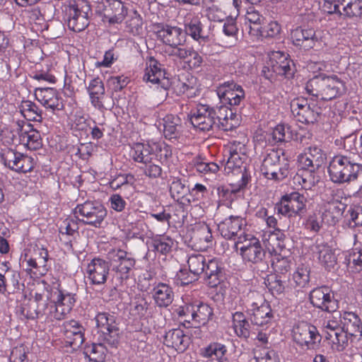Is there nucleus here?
Returning <instances> with one entry per match:
<instances>
[{
    "mask_svg": "<svg viewBox=\"0 0 362 362\" xmlns=\"http://www.w3.org/2000/svg\"><path fill=\"white\" fill-rule=\"evenodd\" d=\"M95 321L100 343L98 345L93 344L91 353H98V348H117L120 341V332L115 317L107 313H99L95 317Z\"/></svg>",
    "mask_w": 362,
    "mask_h": 362,
    "instance_id": "obj_1",
    "label": "nucleus"
},
{
    "mask_svg": "<svg viewBox=\"0 0 362 362\" xmlns=\"http://www.w3.org/2000/svg\"><path fill=\"white\" fill-rule=\"evenodd\" d=\"M305 90L317 99L331 100L344 92V85L337 76H315L306 83Z\"/></svg>",
    "mask_w": 362,
    "mask_h": 362,
    "instance_id": "obj_2",
    "label": "nucleus"
},
{
    "mask_svg": "<svg viewBox=\"0 0 362 362\" xmlns=\"http://www.w3.org/2000/svg\"><path fill=\"white\" fill-rule=\"evenodd\" d=\"M362 170V165L354 162L350 157L339 154L330 160L328 173L334 183H344L354 181Z\"/></svg>",
    "mask_w": 362,
    "mask_h": 362,
    "instance_id": "obj_3",
    "label": "nucleus"
},
{
    "mask_svg": "<svg viewBox=\"0 0 362 362\" xmlns=\"http://www.w3.org/2000/svg\"><path fill=\"white\" fill-rule=\"evenodd\" d=\"M107 257L115 275L112 279L114 286H121L124 280L129 277L132 269L134 267L136 260L131 253L123 250H111L107 253Z\"/></svg>",
    "mask_w": 362,
    "mask_h": 362,
    "instance_id": "obj_4",
    "label": "nucleus"
},
{
    "mask_svg": "<svg viewBox=\"0 0 362 362\" xmlns=\"http://www.w3.org/2000/svg\"><path fill=\"white\" fill-rule=\"evenodd\" d=\"M65 13L68 28L74 32L84 30L89 25L91 8L86 0H74L66 6Z\"/></svg>",
    "mask_w": 362,
    "mask_h": 362,
    "instance_id": "obj_5",
    "label": "nucleus"
},
{
    "mask_svg": "<svg viewBox=\"0 0 362 362\" xmlns=\"http://www.w3.org/2000/svg\"><path fill=\"white\" fill-rule=\"evenodd\" d=\"M261 171L268 179L281 181L287 177L290 173V165L284 152L272 151L264 159Z\"/></svg>",
    "mask_w": 362,
    "mask_h": 362,
    "instance_id": "obj_6",
    "label": "nucleus"
},
{
    "mask_svg": "<svg viewBox=\"0 0 362 362\" xmlns=\"http://www.w3.org/2000/svg\"><path fill=\"white\" fill-rule=\"evenodd\" d=\"M74 214L78 221L85 225L100 228L107 216L105 206L96 201H86L78 204L74 209Z\"/></svg>",
    "mask_w": 362,
    "mask_h": 362,
    "instance_id": "obj_7",
    "label": "nucleus"
},
{
    "mask_svg": "<svg viewBox=\"0 0 362 362\" xmlns=\"http://www.w3.org/2000/svg\"><path fill=\"white\" fill-rule=\"evenodd\" d=\"M293 339L303 349L310 350L318 346L322 337L315 326L300 322L293 327Z\"/></svg>",
    "mask_w": 362,
    "mask_h": 362,
    "instance_id": "obj_8",
    "label": "nucleus"
},
{
    "mask_svg": "<svg viewBox=\"0 0 362 362\" xmlns=\"http://www.w3.org/2000/svg\"><path fill=\"white\" fill-rule=\"evenodd\" d=\"M240 244H243L240 247V251L244 261L253 264H258L263 261L265 251L257 238L243 232L240 234L238 240L235 243L236 247Z\"/></svg>",
    "mask_w": 362,
    "mask_h": 362,
    "instance_id": "obj_9",
    "label": "nucleus"
},
{
    "mask_svg": "<svg viewBox=\"0 0 362 362\" xmlns=\"http://www.w3.org/2000/svg\"><path fill=\"white\" fill-rule=\"evenodd\" d=\"M305 198L298 192L286 194L282 197L275 209L285 216H301L305 212Z\"/></svg>",
    "mask_w": 362,
    "mask_h": 362,
    "instance_id": "obj_10",
    "label": "nucleus"
},
{
    "mask_svg": "<svg viewBox=\"0 0 362 362\" xmlns=\"http://www.w3.org/2000/svg\"><path fill=\"white\" fill-rule=\"evenodd\" d=\"M98 8L103 21L110 24L121 23L128 13L127 5L121 0H102Z\"/></svg>",
    "mask_w": 362,
    "mask_h": 362,
    "instance_id": "obj_11",
    "label": "nucleus"
},
{
    "mask_svg": "<svg viewBox=\"0 0 362 362\" xmlns=\"http://www.w3.org/2000/svg\"><path fill=\"white\" fill-rule=\"evenodd\" d=\"M311 304L325 312H334L338 309V300L334 298L333 291L328 286H319L309 294Z\"/></svg>",
    "mask_w": 362,
    "mask_h": 362,
    "instance_id": "obj_12",
    "label": "nucleus"
},
{
    "mask_svg": "<svg viewBox=\"0 0 362 362\" xmlns=\"http://www.w3.org/2000/svg\"><path fill=\"white\" fill-rule=\"evenodd\" d=\"M2 159L6 167L19 173L30 172L35 167L33 158L12 149L6 151L2 154Z\"/></svg>",
    "mask_w": 362,
    "mask_h": 362,
    "instance_id": "obj_13",
    "label": "nucleus"
},
{
    "mask_svg": "<svg viewBox=\"0 0 362 362\" xmlns=\"http://www.w3.org/2000/svg\"><path fill=\"white\" fill-rule=\"evenodd\" d=\"M143 79L152 84H157L158 87L160 86L165 90H168L171 86L170 79L165 76V71L163 65L153 57H150L146 62Z\"/></svg>",
    "mask_w": 362,
    "mask_h": 362,
    "instance_id": "obj_14",
    "label": "nucleus"
},
{
    "mask_svg": "<svg viewBox=\"0 0 362 362\" xmlns=\"http://www.w3.org/2000/svg\"><path fill=\"white\" fill-rule=\"evenodd\" d=\"M190 121L199 133L210 130L215 123L213 108L207 105L199 104L191 112Z\"/></svg>",
    "mask_w": 362,
    "mask_h": 362,
    "instance_id": "obj_15",
    "label": "nucleus"
},
{
    "mask_svg": "<svg viewBox=\"0 0 362 362\" xmlns=\"http://www.w3.org/2000/svg\"><path fill=\"white\" fill-rule=\"evenodd\" d=\"M288 56L283 52H276L272 54L267 62L268 71H272L276 75L284 76L286 78H291L296 71L294 63L288 59Z\"/></svg>",
    "mask_w": 362,
    "mask_h": 362,
    "instance_id": "obj_16",
    "label": "nucleus"
},
{
    "mask_svg": "<svg viewBox=\"0 0 362 362\" xmlns=\"http://www.w3.org/2000/svg\"><path fill=\"white\" fill-rule=\"evenodd\" d=\"M326 153L316 146L308 148V151L298 157V161L303 169L310 173L318 170L325 162Z\"/></svg>",
    "mask_w": 362,
    "mask_h": 362,
    "instance_id": "obj_17",
    "label": "nucleus"
},
{
    "mask_svg": "<svg viewBox=\"0 0 362 362\" xmlns=\"http://www.w3.org/2000/svg\"><path fill=\"white\" fill-rule=\"evenodd\" d=\"M109 271V262L100 258H94L87 266V278L91 284L103 285L107 281Z\"/></svg>",
    "mask_w": 362,
    "mask_h": 362,
    "instance_id": "obj_18",
    "label": "nucleus"
},
{
    "mask_svg": "<svg viewBox=\"0 0 362 362\" xmlns=\"http://www.w3.org/2000/svg\"><path fill=\"white\" fill-rule=\"evenodd\" d=\"M218 95L222 103L230 106L238 105L245 98L243 88L233 81L225 82L219 88Z\"/></svg>",
    "mask_w": 362,
    "mask_h": 362,
    "instance_id": "obj_19",
    "label": "nucleus"
},
{
    "mask_svg": "<svg viewBox=\"0 0 362 362\" xmlns=\"http://www.w3.org/2000/svg\"><path fill=\"white\" fill-rule=\"evenodd\" d=\"M156 34L160 40L170 47L184 45L186 42V33L177 26L163 25Z\"/></svg>",
    "mask_w": 362,
    "mask_h": 362,
    "instance_id": "obj_20",
    "label": "nucleus"
},
{
    "mask_svg": "<svg viewBox=\"0 0 362 362\" xmlns=\"http://www.w3.org/2000/svg\"><path fill=\"white\" fill-rule=\"evenodd\" d=\"M245 226V218L238 216H230L218 223V230L224 238L230 240L239 237L238 233Z\"/></svg>",
    "mask_w": 362,
    "mask_h": 362,
    "instance_id": "obj_21",
    "label": "nucleus"
},
{
    "mask_svg": "<svg viewBox=\"0 0 362 362\" xmlns=\"http://www.w3.org/2000/svg\"><path fill=\"white\" fill-rule=\"evenodd\" d=\"M35 97L44 107L52 111L60 110L64 107L57 90L53 88H37Z\"/></svg>",
    "mask_w": 362,
    "mask_h": 362,
    "instance_id": "obj_22",
    "label": "nucleus"
},
{
    "mask_svg": "<svg viewBox=\"0 0 362 362\" xmlns=\"http://www.w3.org/2000/svg\"><path fill=\"white\" fill-rule=\"evenodd\" d=\"M291 38L294 45L303 47L305 49L314 47L317 42L314 29L301 26L292 30Z\"/></svg>",
    "mask_w": 362,
    "mask_h": 362,
    "instance_id": "obj_23",
    "label": "nucleus"
},
{
    "mask_svg": "<svg viewBox=\"0 0 362 362\" xmlns=\"http://www.w3.org/2000/svg\"><path fill=\"white\" fill-rule=\"evenodd\" d=\"M247 313L250 321L258 326L269 323L274 317L271 307L266 301L257 306L252 305Z\"/></svg>",
    "mask_w": 362,
    "mask_h": 362,
    "instance_id": "obj_24",
    "label": "nucleus"
},
{
    "mask_svg": "<svg viewBox=\"0 0 362 362\" xmlns=\"http://www.w3.org/2000/svg\"><path fill=\"white\" fill-rule=\"evenodd\" d=\"M164 344L174 348L178 352H183L190 344V337L181 329H173L164 336Z\"/></svg>",
    "mask_w": 362,
    "mask_h": 362,
    "instance_id": "obj_25",
    "label": "nucleus"
},
{
    "mask_svg": "<svg viewBox=\"0 0 362 362\" xmlns=\"http://www.w3.org/2000/svg\"><path fill=\"white\" fill-rule=\"evenodd\" d=\"M313 252L319 262L328 270L333 269L337 264V257L331 248L327 243L316 240L313 248Z\"/></svg>",
    "mask_w": 362,
    "mask_h": 362,
    "instance_id": "obj_26",
    "label": "nucleus"
},
{
    "mask_svg": "<svg viewBox=\"0 0 362 362\" xmlns=\"http://www.w3.org/2000/svg\"><path fill=\"white\" fill-rule=\"evenodd\" d=\"M185 33L190 35L194 40L199 42V44L205 43L208 41V37L202 35V25L197 15L194 13H187L185 19Z\"/></svg>",
    "mask_w": 362,
    "mask_h": 362,
    "instance_id": "obj_27",
    "label": "nucleus"
},
{
    "mask_svg": "<svg viewBox=\"0 0 362 362\" xmlns=\"http://www.w3.org/2000/svg\"><path fill=\"white\" fill-rule=\"evenodd\" d=\"M152 294L156 304L160 308H166L173 301L174 292L167 284H158L153 287Z\"/></svg>",
    "mask_w": 362,
    "mask_h": 362,
    "instance_id": "obj_28",
    "label": "nucleus"
},
{
    "mask_svg": "<svg viewBox=\"0 0 362 362\" xmlns=\"http://www.w3.org/2000/svg\"><path fill=\"white\" fill-rule=\"evenodd\" d=\"M203 274L211 287L217 286L223 278V269L216 259H210L206 262Z\"/></svg>",
    "mask_w": 362,
    "mask_h": 362,
    "instance_id": "obj_29",
    "label": "nucleus"
},
{
    "mask_svg": "<svg viewBox=\"0 0 362 362\" xmlns=\"http://www.w3.org/2000/svg\"><path fill=\"white\" fill-rule=\"evenodd\" d=\"M342 329L349 334L350 337L362 336V323L361 319L355 313L344 312L342 315Z\"/></svg>",
    "mask_w": 362,
    "mask_h": 362,
    "instance_id": "obj_30",
    "label": "nucleus"
},
{
    "mask_svg": "<svg viewBox=\"0 0 362 362\" xmlns=\"http://www.w3.org/2000/svg\"><path fill=\"white\" fill-rule=\"evenodd\" d=\"M193 247L197 250H206L212 243L210 228L204 226L193 231L191 237Z\"/></svg>",
    "mask_w": 362,
    "mask_h": 362,
    "instance_id": "obj_31",
    "label": "nucleus"
},
{
    "mask_svg": "<svg viewBox=\"0 0 362 362\" xmlns=\"http://www.w3.org/2000/svg\"><path fill=\"white\" fill-rule=\"evenodd\" d=\"M227 353L226 346L218 342H212L201 349L203 357L216 360L217 362H228Z\"/></svg>",
    "mask_w": 362,
    "mask_h": 362,
    "instance_id": "obj_32",
    "label": "nucleus"
},
{
    "mask_svg": "<svg viewBox=\"0 0 362 362\" xmlns=\"http://www.w3.org/2000/svg\"><path fill=\"white\" fill-rule=\"evenodd\" d=\"M350 337L349 334L342 328L335 332L332 331L331 333H326L325 335V338L329 340L332 347L338 351H342L347 347Z\"/></svg>",
    "mask_w": 362,
    "mask_h": 362,
    "instance_id": "obj_33",
    "label": "nucleus"
},
{
    "mask_svg": "<svg viewBox=\"0 0 362 362\" xmlns=\"http://www.w3.org/2000/svg\"><path fill=\"white\" fill-rule=\"evenodd\" d=\"M245 20L249 23L250 34L258 37L265 18L254 8H250L245 15Z\"/></svg>",
    "mask_w": 362,
    "mask_h": 362,
    "instance_id": "obj_34",
    "label": "nucleus"
},
{
    "mask_svg": "<svg viewBox=\"0 0 362 362\" xmlns=\"http://www.w3.org/2000/svg\"><path fill=\"white\" fill-rule=\"evenodd\" d=\"M88 91L92 104L98 107L102 106L101 99L105 94V87L103 81L99 78H93L88 85Z\"/></svg>",
    "mask_w": 362,
    "mask_h": 362,
    "instance_id": "obj_35",
    "label": "nucleus"
},
{
    "mask_svg": "<svg viewBox=\"0 0 362 362\" xmlns=\"http://www.w3.org/2000/svg\"><path fill=\"white\" fill-rule=\"evenodd\" d=\"M189 192L190 190L186 186L185 181L179 177H173L170 184V193L174 200L182 202Z\"/></svg>",
    "mask_w": 362,
    "mask_h": 362,
    "instance_id": "obj_36",
    "label": "nucleus"
},
{
    "mask_svg": "<svg viewBox=\"0 0 362 362\" xmlns=\"http://www.w3.org/2000/svg\"><path fill=\"white\" fill-rule=\"evenodd\" d=\"M78 224L73 218H66L64 220L59 228V239L64 241L66 244L71 242L70 237L78 233Z\"/></svg>",
    "mask_w": 362,
    "mask_h": 362,
    "instance_id": "obj_37",
    "label": "nucleus"
},
{
    "mask_svg": "<svg viewBox=\"0 0 362 362\" xmlns=\"http://www.w3.org/2000/svg\"><path fill=\"white\" fill-rule=\"evenodd\" d=\"M20 110L21 114L28 120L40 122L42 119V110L35 103L30 100L23 101Z\"/></svg>",
    "mask_w": 362,
    "mask_h": 362,
    "instance_id": "obj_38",
    "label": "nucleus"
},
{
    "mask_svg": "<svg viewBox=\"0 0 362 362\" xmlns=\"http://www.w3.org/2000/svg\"><path fill=\"white\" fill-rule=\"evenodd\" d=\"M233 112L226 105L217 107L216 109L213 108V117L214 121L217 119L220 124L222 126L224 131H227L232 128L231 124L228 126V121L230 119H233Z\"/></svg>",
    "mask_w": 362,
    "mask_h": 362,
    "instance_id": "obj_39",
    "label": "nucleus"
},
{
    "mask_svg": "<svg viewBox=\"0 0 362 362\" xmlns=\"http://www.w3.org/2000/svg\"><path fill=\"white\" fill-rule=\"evenodd\" d=\"M194 313V322L197 324L205 325L212 320L214 316L213 308L204 303H195Z\"/></svg>",
    "mask_w": 362,
    "mask_h": 362,
    "instance_id": "obj_40",
    "label": "nucleus"
},
{
    "mask_svg": "<svg viewBox=\"0 0 362 362\" xmlns=\"http://www.w3.org/2000/svg\"><path fill=\"white\" fill-rule=\"evenodd\" d=\"M125 30L134 36H140L144 33L143 21L137 11H134L125 23Z\"/></svg>",
    "mask_w": 362,
    "mask_h": 362,
    "instance_id": "obj_41",
    "label": "nucleus"
},
{
    "mask_svg": "<svg viewBox=\"0 0 362 362\" xmlns=\"http://www.w3.org/2000/svg\"><path fill=\"white\" fill-rule=\"evenodd\" d=\"M174 245L173 240L165 235L155 237L151 242V247L154 251L160 252L162 255L170 253Z\"/></svg>",
    "mask_w": 362,
    "mask_h": 362,
    "instance_id": "obj_42",
    "label": "nucleus"
},
{
    "mask_svg": "<svg viewBox=\"0 0 362 362\" xmlns=\"http://www.w3.org/2000/svg\"><path fill=\"white\" fill-rule=\"evenodd\" d=\"M206 259L201 254H193L188 257L187 264L189 272L199 277L204 272Z\"/></svg>",
    "mask_w": 362,
    "mask_h": 362,
    "instance_id": "obj_43",
    "label": "nucleus"
},
{
    "mask_svg": "<svg viewBox=\"0 0 362 362\" xmlns=\"http://www.w3.org/2000/svg\"><path fill=\"white\" fill-rule=\"evenodd\" d=\"M228 158L224 165V172L226 174L234 173L235 172L242 173L241 168L244 163L245 156L238 153H228Z\"/></svg>",
    "mask_w": 362,
    "mask_h": 362,
    "instance_id": "obj_44",
    "label": "nucleus"
},
{
    "mask_svg": "<svg viewBox=\"0 0 362 362\" xmlns=\"http://www.w3.org/2000/svg\"><path fill=\"white\" fill-rule=\"evenodd\" d=\"M265 284L273 294H281L285 290L286 281H283L281 277L276 274H271L265 279Z\"/></svg>",
    "mask_w": 362,
    "mask_h": 362,
    "instance_id": "obj_45",
    "label": "nucleus"
},
{
    "mask_svg": "<svg viewBox=\"0 0 362 362\" xmlns=\"http://www.w3.org/2000/svg\"><path fill=\"white\" fill-rule=\"evenodd\" d=\"M284 235L277 230V232H266L263 235V241L266 246H272L273 250L275 247L278 248H284L285 245L283 243L282 239Z\"/></svg>",
    "mask_w": 362,
    "mask_h": 362,
    "instance_id": "obj_46",
    "label": "nucleus"
},
{
    "mask_svg": "<svg viewBox=\"0 0 362 362\" xmlns=\"http://www.w3.org/2000/svg\"><path fill=\"white\" fill-rule=\"evenodd\" d=\"M310 268L305 266L298 267L293 274V280L299 288L306 287L310 282Z\"/></svg>",
    "mask_w": 362,
    "mask_h": 362,
    "instance_id": "obj_47",
    "label": "nucleus"
},
{
    "mask_svg": "<svg viewBox=\"0 0 362 362\" xmlns=\"http://www.w3.org/2000/svg\"><path fill=\"white\" fill-rule=\"evenodd\" d=\"M319 112L313 110L310 105L304 106L300 111L298 110L297 115L295 116L297 121L302 123H314L317 121Z\"/></svg>",
    "mask_w": 362,
    "mask_h": 362,
    "instance_id": "obj_48",
    "label": "nucleus"
},
{
    "mask_svg": "<svg viewBox=\"0 0 362 362\" xmlns=\"http://www.w3.org/2000/svg\"><path fill=\"white\" fill-rule=\"evenodd\" d=\"M331 313H332L331 317L323 323L325 334L342 328V315L337 310Z\"/></svg>",
    "mask_w": 362,
    "mask_h": 362,
    "instance_id": "obj_49",
    "label": "nucleus"
},
{
    "mask_svg": "<svg viewBox=\"0 0 362 362\" xmlns=\"http://www.w3.org/2000/svg\"><path fill=\"white\" fill-rule=\"evenodd\" d=\"M348 267L355 272L362 271V249L354 248L349 253L347 259Z\"/></svg>",
    "mask_w": 362,
    "mask_h": 362,
    "instance_id": "obj_50",
    "label": "nucleus"
},
{
    "mask_svg": "<svg viewBox=\"0 0 362 362\" xmlns=\"http://www.w3.org/2000/svg\"><path fill=\"white\" fill-rule=\"evenodd\" d=\"M73 136H89L90 124L83 117H76L71 125Z\"/></svg>",
    "mask_w": 362,
    "mask_h": 362,
    "instance_id": "obj_51",
    "label": "nucleus"
},
{
    "mask_svg": "<svg viewBox=\"0 0 362 362\" xmlns=\"http://www.w3.org/2000/svg\"><path fill=\"white\" fill-rule=\"evenodd\" d=\"M28 347L21 344L12 349L9 361L10 362H30L28 357Z\"/></svg>",
    "mask_w": 362,
    "mask_h": 362,
    "instance_id": "obj_52",
    "label": "nucleus"
},
{
    "mask_svg": "<svg viewBox=\"0 0 362 362\" xmlns=\"http://www.w3.org/2000/svg\"><path fill=\"white\" fill-rule=\"evenodd\" d=\"M150 305V303L145 298L137 297L134 300L132 311L139 317H144L148 314Z\"/></svg>",
    "mask_w": 362,
    "mask_h": 362,
    "instance_id": "obj_53",
    "label": "nucleus"
},
{
    "mask_svg": "<svg viewBox=\"0 0 362 362\" xmlns=\"http://www.w3.org/2000/svg\"><path fill=\"white\" fill-rule=\"evenodd\" d=\"M49 308V319L51 320H62L70 313V312L62 306L57 300L54 302H50V308Z\"/></svg>",
    "mask_w": 362,
    "mask_h": 362,
    "instance_id": "obj_54",
    "label": "nucleus"
},
{
    "mask_svg": "<svg viewBox=\"0 0 362 362\" xmlns=\"http://www.w3.org/2000/svg\"><path fill=\"white\" fill-rule=\"evenodd\" d=\"M76 294L59 291L57 300L69 312L71 311L76 303Z\"/></svg>",
    "mask_w": 362,
    "mask_h": 362,
    "instance_id": "obj_55",
    "label": "nucleus"
},
{
    "mask_svg": "<svg viewBox=\"0 0 362 362\" xmlns=\"http://www.w3.org/2000/svg\"><path fill=\"white\" fill-rule=\"evenodd\" d=\"M37 302L35 300H28V303L22 304L21 307V313L28 320H35L37 318Z\"/></svg>",
    "mask_w": 362,
    "mask_h": 362,
    "instance_id": "obj_56",
    "label": "nucleus"
},
{
    "mask_svg": "<svg viewBox=\"0 0 362 362\" xmlns=\"http://www.w3.org/2000/svg\"><path fill=\"white\" fill-rule=\"evenodd\" d=\"M281 27L276 21H271L267 25H262L258 36L262 37H274L280 33Z\"/></svg>",
    "mask_w": 362,
    "mask_h": 362,
    "instance_id": "obj_57",
    "label": "nucleus"
},
{
    "mask_svg": "<svg viewBox=\"0 0 362 362\" xmlns=\"http://www.w3.org/2000/svg\"><path fill=\"white\" fill-rule=\"evenodd\" d=\"M272 266L275 272L284 274L290 269L291 262L288 258L279 255L274 257Z\"/></svg>",
    "mask_w": 362,
    "mask_h": 362,
    "instance_id": "obj_58",
    "label": "nucleus"
},
{
    "mask_svg": "<svg viewBox=\"0 0 362 362\" xmlns=\"http://www.w3.org/2000/svg\"><path fill=\"white\" fill-rule=\"evenodd\" d=\"M198 279V276L189 272L186 269H181L176 274L177 285H188Z\"/></svg>",
    "mask_w": 362,
    "mask_h": 362,
    "instance_id": "obj_59",
    "label": "nucleus"
},
{
    "mask_svg": "<svg viewBox=\"0 0 362 362\" xmlns=\"http://www.w3.org/2000/svg\"><path fill=\"white\" fill-rule=\"evenodd\" d=\"M133 181L134 177L132 175H119L110 182V185L113 189L127 188L130 187L129 183H132Z\"/></svg>",
    "mask_w": 362,
    "mask_h": 362,
    "instance_id": "obj_60",
    "label": "nucleus"
},
{
    "mask_svg": "<svg viewBox=\"0 0 362 362\" xmlns=\"http://www.w3.org/2000/svg\"><path fill=\"white\" fill-rule=\"evenodd\" d=\"M349 215L350 224L353 223V226H362V206L355 205L350 206L347 211L346 216Z\"/></svg>",
    "mask_w": 362,
    "mask_h": 362,
    "instance_id": "obj_61",
    "label": "nucleus"
},
{
    "mask_svg": "<svg viewBox=\"0 0 362 362\" xmlns=\"http://www.w3.org/2000/svg\"><path fill=\"white\" fill-rule=\"evenodd\" d=\"M64 339L74 337L81 332H84V328L75 320H71L64 324Z\"/></svg>",
    "mask_w": 362,
    "mask_h": 362,
    "instance_id": "obj_62",
    "label": "nucleus"
},
{
    "mask_svg": "<svg viewBox=\"0 0 362 362\" xmlns=\"http://www.w3.org/2000/svg\"><path fill=\"white\" fill-rule=\"evenodd\" d=\"M175 119V118L173 115H168L163 119L162 124L164 136H170L177 132V124L174 121Z\"/></svg>",
    "mask_w": 362,
    "mask_h": 362,
    "instance_id": "obj_63",
    "label": "nucleus"
},
{
    "mask_svg": "<svg viewBox=\"0 0 362 362\" xmlns=\"http://www.w3.org/2000/svg\"><path fill=\"white\" fill-rule=\"evenodd\" d=\"M129 83V78L124 76H112L108 80V85L115 92L120 91Z\"/></svg>",
    "mask_w": 362,
    "mask_h": 362,
    "instance_id": "obj_64",
    "label": "nucleus"
}]
</instances>
